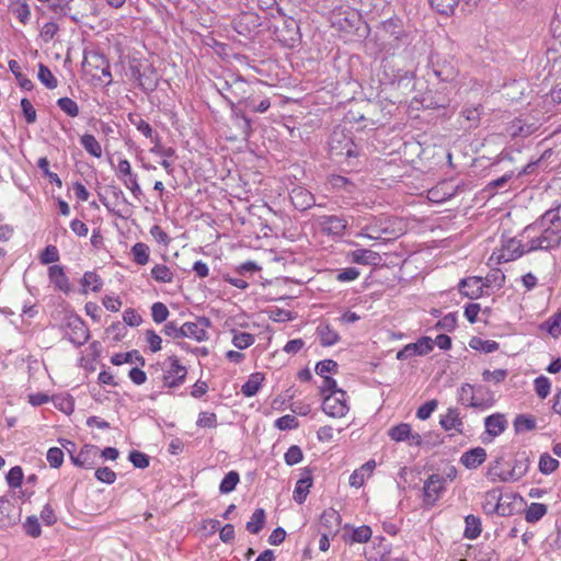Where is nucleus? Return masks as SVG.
I'll use <instances>...</instances> for the list:
<instances>
[{
  "instance_id": "1",
  "label": "nucleus",
  "mask_w": 561,
  "mask_h": 561,
  "mask_svg": "<svg viewBox=\"0 0 561 561\" xmlns=\"http://www.w3.org/2000/svg\"><path fill=\"white\" fill-rule=\"evenodd\" d=\"M377 41L381 53L394 56L399 50L412 43V35L404 28L403 22L391 18L380 24L377 31Z\"/></svg>"
},
{
  "instance_id": "2",
  "label": "nucleus",
  "mask_w": 561,
  "mask_h": 561,
  "mask_svg": "<svg viewBox=\"0 0 561 561\" xmlns=\"http://www.w3.org/2000/svg\"><path fill=\"white\" fill-rule=\"evenodd\" d=\"M503 458H497L490 466L488 476L492 481L515 482L520 480L528 471L530 459L526 451L517 453L512 460L511 469L501 468Z\"/></svg>"
},
{
  "instance_id": "3",
  "label": "nucleus",
  "mask_w": 561,
  "mask_h": 561,
  "mask_svg": "<svg viewBox=\"0 0 561 561\" xmlns=\"http://www.w3.org/2000/svg\"><path fill=\"white\" fill-rule=\"evenodd\" d=\"M403 233L402 222L398 218L389 216H373L369 225L365 226L364 238L370 240H391Z\"/></svg>"
},
{
  "instance_id": "4",
  "label": "nucleus",
  "mask_w": 561,
  "mask_h": 561,
  "mask_svg": "<svg viewBox=\"0 0 561 561\" xmlns=\"http://www.w3.org/2000/svg\"><path fill=\"white\" fill-rule=\"evenodd\" d=\"M218 91L222 98L229 103L231 108L234 107L236 102L244 103L245 106H251L250 103V84L240 76L229 75L218 87Z\"/></svg>"
},
{
  "instance_id": "5",
  "label": "nucleus",
  "mask_w": 561,
  "mask_h": 561,
  "mask_svg": "<svg viewBox=\"0 0 561 561\" xmlns=\"http://www.w3.org/2000/svg\"><path fill=\"white\" fill-rule=\"evenodd\" d=\"M527 234H533L528 241V250L530 251H549L558 248L561 243V233L547 226H537L534 232Z\"/></svg>"
},
{
  "instance_id": "6",
  "label": "nucleus",
  "mask_w": 561,
  "mask_h": 561,
  "mask_svg": "<svg viewBox=\"0 0 561 561\" xmlns=\"http://www.w3.org/2000/svg\"><path fill=\"white\" fill-rule=\"evenodd\" d=\"M528 252H531L528 250V242L523 244L520 240L510 238L502 243L497 251L492 253L490 261H495L497 264L506 263L514 261Z\"/></svg>"
},
{
  "instance_id": "7",
  "label": "nucleus",
  "mask_w": 561,
  "mask_h": 561,
  "mask_svg": "<svg viewBox=\"0 0 561 561\" xmlns=\"http://www.w3.org/2000/svg\"><path fill=\"white\" fill-rule=\"evenodd\" d=\"M330 152L335 157L356 158L358 148L351 137L343 131L334 130L329 141Z\"/></svg>"
},
{
  "instance_id": "8",
  "label": "nucleus",
  "mask_w": 561,
  "mask_h": 561,
  "mask_svg": "<svg viewBox=\"0 0 561 561\" xmlns=\"http://www.w3.org/2000/svg\"><path fill=\"white\" fill-rule=\"evenodd\" d=\"M322 410L331 417H343L348 412L346 392L344 390H336L334 393L324 396Z\"/></svg>"
},
{
  "instance_id": "9",
  "label": "nucleus",
  "mask_w": 561,
  "mask_h": 561,
  "mask_svg": "<svg viewBox=\"0 0 561 561\" xmlns=\"http://www.w3.org/2000/svg\"><path fill=\"white\" fill-rule=\"evenodd\" d=\"M168 367L163 374L164 386L169 388H176L181 386L186 378L187 369L185 366L180 364L176 356H169L167 359Z\"/></svg>"
},
{
  "instance_id": "10",
  "label": "nucleus",
  "mask_w": 561,
  "mask_h": 561,
  "mask_svg": "<svg viewBox=\"0 0 561 561\" xmlns=\"http://www.w3.org/2000/svg\"><path fill=\"white\" fill-rule=\"evenodd\" d=\"M319 230L328 236L341 237L347 228V221L335 215H324L316 219Z\"/></svg>"
},
{
  "instance_id": "11",
  "label": "nucleus",
  "mask_w": 561,
  "mask_h": 561,
  "mask_svg": "<svg viewBox=\"0 0 561 561\" xmlns=\"http://www.w3.org/2000/svg\"><path fill=\"white\" fill-rule=\"evenodd\" d=\"M446 479L439 474H432L424 482V503L433 506L445 491Z\"/></svg>"
},
{
  "instance_id": "12",
  "label": "nucleus",
  "mask_w": 561,
  "mask_h": 561,
  "mask_svg": "<svg viewBox=\"0 0 561 561\" xmlns=\"http://www.w3.org/2000/svg\"><path fill=\"white\" fill-rule=\"evenodd\" d=\"M433 350V340L428 336L419 339L415 343L405 345L397 353V359L405 360L413 356H423Z\"/></svg>"
},
{
  "instance_id": "13",
  "label": "nucleus",
  "mask_w": 561,
  "mask_h": 561,
  "mask_svg": "<svg viewBox=\"0 0 561 561\" xmlns=\"http://www.w3.org/2000/svg\"><path fill=\"white\" fill-rule=\"evenodd\" d=\"M537 226H547L561 233V206L547 210L534 224L525 228V233L534 232Z\"/></svg>"
},
{
  "instance_id": "14",
  "label": "nucleus",
  "mask_w": 561,
  "mask_h": 561,
  "mask_svg": "<svg viewBox=\"0 0 561 561\" xmlns=\"http://www.w3.org/2000/svg\"><path fill=\"white\" fill-rule=\"evenodd\" d=\"M484 426L486 437H482V442L490 443L506 430L507 421L504 414L494 413L484 419Z\"/></svg>"
},
{
  "instance_id": "15",
  "label": "nucleus",
  "mask_w": 561,
  "mask_h": 561,
  "mask_svg": "<svg viewBox=\"0 0 561 561\" xmlns=\"http://www.w3.org/2000/svg\"><path fill=\"white\" fill-rule=\"evenodd\" d=\"M210 325V321L206 318H199L195 322L183 323V337H190L197 342H202L208 339L207 328Z\"/></svg>"
},
{
  "instance_id": "16",
  "label": "nucleus",
  "mask_w": 561,
  "mask_h": 561,
  "mask_svg": "<svg viewBox=\"0 0 561 561\" xmlns=\"http://www.w3.org/2000/svg\"><path fill=\"white\" fill-rule=\"evenodd\" d=\"M433 72L443 82H453L458 76V68L453 60L438 59L433 61Z\"/></svg>"
},
{
  "instance_id": "17",
  "label": "nucleus",
  "mask_w": 561,
  "mask_h": 561,
  "mask_svg": "<svg viewBox=\"0 0 561 561\" xmlns=\"http://www.w3.org/2000/svg\"><path fill=\"white\" fill-rule=\"evenodd\" d=\"M458 286L461 295L470 299H477L482 296L485 284L481 277L473 276L461 279Z\"/></svg>"
},
{
  "instance_id": "18",
  "label": "nucleus",
  "mask_w": 561,
  "mask_h": 561,
  "mask_svg": "<svg viewBox=\"0 0 561 561\" xmlns=\"http://www.w3.org/2000/svg\"><path fill=\"white\" fill-rule=\"evenodd\" d=\"M538 129L536 123H527L522 118L510 122L505 128L506 134L512 138H525Z\"/></svg>"
},
{
  "instance_id": "19",
  "label": "nucleus",
  "mask_w": 561,
  "mask_h": 561,
  "mask_svg": "<svg viewBox=\"0 0 561 561\" xmlns=\"http://www.w3.org/2000/svg\"><path fill=\"white\" fill-rule=\"evenodd\" d=\"M68 327L72 330L69 340L75 345L81 346L89 340V330L80 318H71Z\"/></svg>"
},
{
  "instance_id": "20",
  "label": "nucleus",
  "mask_w": 561,
  "mask_h": 561,
  "mask_svg": "<svg viewBox=\"0 0 561 561\" xmlns=\"http://www.w3.org/2000/svg\"><path fill=\"white\" fill-rule=\"evenodd\" d=\"M99 453V448L94 445H84L78 455H70L73 465L83 468H92L94 458Z\"/></svg>"
},
{
  "instance_id": "21",
  "label": "nucleus",
  "mask_w": 561,
  "mask_h": 561,
  "mask_svg": "<svg viewBox=\"0 0 561 561\" xmlns=\"http://www.w3.org/2000/svg\"><path fill=\"white\" fill-rule=\"evenodd\" d=\"M501 501V492L499 490H491L485 493L482 507L486 514H499L505 516L507 514L506 508Z\"/></svg>"
},
{
  "instance_id": "22",
  "label": "nucleus",
  "mask_w": 561,
  "mask_h": 561,
  "mask_svg": "<svg viewBox=\"0 0 561 561\" xmlns=\"http://www.w3.org/2000/svg\"><path fill=\"white\" fill-rule=\"evenodd\" d=\"M293 205L299 210H306L314 205V196L302 187H296L290 192Z\"/></svg>"
},
{
  "instance_id": "23",
  "label": "nucleus",
  "mask_w": 561,
  "mask_h": 561,
  "mask_svg": "<svg viewBox=\"0 0 561 561\" xmlns=\"http://www.w3.org/2000/svg\"><path fill=\"white\" fill-rule=\"evenodd\" d=\"M341 525V515L334 508L325 510L320 517V526L324 529L323 533L335 535Z\"/></svg>"
},
{
  "instance_id": "24",
  "label": "nucleus",
  "mask_w": 561,
  "mask_h": 561,
  "mask_svg": "<svg viewBox=\"0 0 561 561\" xmlns=\"http://www.w3.org/2000/svg\"><path fill=\"white\" fill-rule=\"evenodd\" d=\"M486 459V451L482 447H476L462 454L460 461L467 469H476Z\"/></svg>"
},
{
  "instance_id": "25",
  "label": "nucleus",
  "mask_w": 561,
  "mask_h": 561,
  "mask_svg": "<svg viewBox=\"0 0 561 561\" xmlns=\"http://www.w3.org/2000/svg\"><path fill=\"white\" fill-rule=\"evenodd\" d=\"M439 423L445 431L455 430L459 434L462 433L463 422L455 408H449L446 414L442 415Z\"/></svg>"
},
{
  "instance_id": "26",
  "label": "nucleus",
  "mask_w": 561,
  "mask_h": 561,
  "mask_svg": "<svg viewBox=\"0 0 561 561\" xmlns=\"http://www.w3.org/2000/svg\"><path fill=\"white\" fill-rule=\"evenodd\" d=\"M376 468L375 460H368L359 469L355 470L350 477V484L354 488H360L365 480L369 478Z\"/></svg>"
},
{
  "instance_id": "27",
  "label": "nucleus",
  "mask_w": 561,
  "mask_h": 561,
  "mask_svg": "<svg viewBox=\"0 0 561 561\" xmlns=\"http://www.w3.org/2000/svg\"><path fill=\"white\" fill-rule=\"evenodd\" d=\"M317 334L324 347L332 346L340 341L339 333L328 323H320L317 328Z\"/></svg>"
},
{
  "instance_id": "28",
  "label": "nucleus",
  "mask_w": 561,
  "mask_h": 561,
  "mask_svg": "<svg viewBox=\"0 0 561 561\" xmlns=\"http://www.w3.org/2000/svg\"><path fill=\"white\" fill-rule=\"evenodd\" d=\"M352 262L365 265H375L380 260L377 252L368 249H358L352 252Z\"/></svg>"
},
{
  "instance_id": "29",
  "label": "nucleus",
  "mask_w": 561,
  "mask_h": 561,
  "mask_svg": "<svg viewBox=\"0 0 561 561\" xmlns=\"http://www.w3.org/2000/svg\"><path fill=\"white\" fill-rule=\"evenodd\" d=\"M48 276L51 283L55 284V286L62 290L68 291L69 290V282L68 277L66 276L64 268L59 265H53L48 268Z\"/></svg>"
},
{
  "instance_id": "30",
  "label": "nucleus",
  "mask_w": 561,
  "mask_h": 561,
  "mask_svg": "<svg viewBox=\"0 0 561 561\" xmlns=\"http://www.w3.org/2000/svg\"><path fill=\"white\" fill-rule=\"evenodd\" d=\"M311 485H312V477L310 474V471H308V474L306 477H304L297 481L295 490H294V500L298 504H302L306 501Z\"/></svg>"
},
{
  "instance_id": "31",
  "label": "nucleus",
  "mask_w": 561,
  "mask_h": 561,
  "mask_svg": "<svg viewBox=\"0 0 561 561\" xmlns=\"http://www.w3.org/2000/svg\"><path fill=\"white\" fill-rule=\"evenodd\" d=\"M264 380V375L262 373L251 374L245 381V383L241 387V393L245 397L255 396Z\"/></svg>"
},
{
  "instance_id": "32",
  "label": "nucleus",
  "mask_w": 561,
  "mask_h": 561,
  "mask_svg": "<svg viewBox=\"0 0 561 561\" xmlns=\"http://www.w3.org/2000/svg\"><path fill=\"white\" fill-rule=\"evenodd\" d=\"M494 402H495V400H494L491 391L483 390L482 388H478L476 390L474 399L470 407L476 408V409L485 410V409H490L491 407H493Z\"/></svg>"
},
{
  "instance_id": "33",
  "label": "nucleus",
  "mask_w": 561,
  "mask_h": 561,
  "mask_svg": "<svg viewBox=\"0 0 561 561\" xmlns=\"http://www.w3.org/2000/svg\"><path fill=\"white\" fill-rule=\"evenodd\" d=\"M541 329L545 330L552 337H558L561 333V308L548 318L542 324Z\"/></svg>"
},
{
  "instance_id": "34",
  "label": "nucleus",
  "mask_w": 561,
  "mask_h": 561,
  "mask_svg": "<svg viewBox=\"0 0 561 561\" xmlns=\"http://www.w3.org/2000/svg\"><path fill=\"white\" fill-rule=\"evenodd\" d=\"M466 527L463 531V536L467 539H476L480 536L482 528H481V520L479 517L474 515H468L465 518Z\"/></svg>"
},
{
  "instance_id": "35",
  "label": "nucleus",
  "mask_w": 561,
  "mask_h": 561,
  "mask_svg": "<svg viewBox=\"0 0 561 561\" xmlns=\"http://www.w3.org/2000/svg\"><path fill=\"white\" fill-rule=\"evenodd\" d=\"M134 360L140 363L142 366L145 365V358L136 350L126 353H117L111 358V363L115 366L133 363Z\"/></svg>"
},
{
  "instance_id": "36",
  "label": "nucleus",
  "mask_w": 561,
  "mask_h": 561,
  "mask_svg": "<svg viewBox=\"0 0 561 561\" xmlns=\"http://www.w3.org/2000/svg\"><path fill=\"white\" fill-rule=\"evenodd\" d=\"M133 261L138 265H146L149 262L150 250L146 243L137 242L131 247Z\"/></svg>"
},
{
  "instance_id": "37",
  "label": "nucleus",
  "mask_w": 561,
  "mask_h": 561,
  "mask_svg": "<svg viewBox=\"0 0 561 561\" xmlns=\"http://www.w3.org/2000/svg\"><path fill=\"white\" fill-rule=\"evenodd\" d=\"M80 142L82 147L91 156L100 158L102 156V147L93 135L84 134L81 136Z\"/></svg>"
},
{
  "instance_id": "38",
  "label": "nucleus",
  "mask_w": 561,
  "mask_h": 561,
  "mask_svg": "<svg viewBox=\"0 0 561 561\" xmlns=\"http://www.w3.org/2000/svg\"><path fill=\"white\" fill-rule=\"evenodd\" d=\"M265 523V512L263 508H256L250 520L247 523V530L251 534H259Z\"/></svg>"
},
{
  "instance_id": "39",
  "label": "nucleus",
  "mask_w": 561,
  "mask_h": 561,
  "mask_svg": "<svg viewBox=\"0 0 561 561\" xmlns=\"http://www.w3.org/2000/svg\"><path fill=\"white\" fill-rule=\"evenodd\" d=\"M547 514V505L543 503H531L526 512L525 519L528 523H536Z\"/></svg>"
},
{
  "instance_id": "40",
  "label": "nucleus",
  "mask_w": 561,
  "mask_h": 561,
  "mask_svg": "<svg viewBox=\"0 0 561 561\" xmlns=\"http://www.w3.org/2000/svg\"><path fill=\"white\" fill-rule=\"evenodd\" d=\"M254 335L248 332L232 330V344L239 348L244 350L254 343Z\"/></svg>"
},
{
  "instance_id": "41",
  "label": "nucleus",
  "mask_w": 561,
  "mask_h": 561,
  "mask_svg": "<svg viewBox=\"0 0 561 561\" xmlns=\"http://www.w3.org/2000/svg\"><path fill=\"white\" fill-rule=\"evenodd\" d=\"M390 438L396 442H405L410 439L411 426L408 423H400L391 427L388 432Z\"/></svg>"
},
{
  "instance_id": "42",
  "label": "nucleus",
  "mask_w": 561,
  "mask_h": 561,
  "mask_svg": "<svg viewBox=\"0 0 561 561\" xmlns=\"http://www.w3.org/2000/svg\"><path fill=\"white\" fill-rule=\"evenodd\" d=\"M460 0H430L431 7L438 13L450 15Z\"/></svg>"
},
{
  "instance_id": "43",
  "label": "nucleus",
  "mask_w": 561,
  "mask_h": 561,
  "mask_svg": "<svg viewBox=\"0 0 561 561\" xmlns=\"http://www.w3.org/2000/svg\"><path fill=\"white\" fill-rule=\"evenodd\" d=\"M38 80L48 89H55L58 85V81L44 64L38 65Z\"/></svg>"
},
{
  "instance_id": "44",
  "label": "nucleus",
  "mask_w": 561,
  "mask_h": 561,
  "mask_svg": "<svg viewBox=\"0 0 561 561\" xmlns=\"http://www.w3.org/2000/svg\"><path fill=\"white\" fill-rule=\"evenodd\" d=\"M239 480H240V477L237 471H229L220 482V485H219L220 493L227 494V493L232 492L236 489Z\"/></svg>"
},
{
  "instance_id": "45",
  "label": "nucleus",
  "mask_w": 561,
  "mask_h": 561,
  "mask_svg": "<svg viewBox=\"0 0 561 561\" xmlns=\"http://www.w3.org/2000/svg\"><path fill=\"white\" fill-rule=\"evenodd\" d=\"M13 511V504L9 500L0 497V525L7 526L14 520Z\"/></svg>"
},
{
  "instance_id": "46",
  "label": "nucleus",
  "mask_w": 561,
  "mask_h": 561,
  "mask_svg": "<svg viewBox=\"0 0 561 561\" xmlns=\"http://www.w3.org/2000/svg\"><path fill=\"white\" fill-rule=\"evenodd\" d=\"M128 119L145 137L152 138L153 130L151 126L140 115L129 114Z\"/></svg>"
},
{
  "instance_id": "47",
  "label": "nucleus",
  "mask_w": 561,
  "mask_h": 561,
  "mask_svg": "<svg viewBox=\"0 0 561 561\" xmlns=\"http://www.w3.org/2000/svg\"><path fill=\"white\" fill-rule=\"evenodd\" d=\"M151 276L160 283H171L173 279V273L167 265L157 264L151 270Z\"/></svg>"
},
{
  "instance_id": "48",
  "label": "nucleus",
  "mask_w": 561,
  "mask_h": 561,
  "mask_svg": "<svg viewBox=\"0 0 561 561\" xmlns=\"http://www.w3.org/2000/svg\"><path fill=\"white\" fill-rule=\"evenodd\" d=\"M538 467L542 474H550L558 469L559 461L546 453L540 456Z\"/></svg>"
},
{
  "instance_id": "49",
  "label": "nucleus",
  "mask_w": 561,
  "mask_h": 561,
  "mask_svg": "<svg viewBox=\"0 0 561 561\" xmlns=\"http://www.w3.org/2000/svg\"><path fill=\"white\" fill-rule=\"evenodd\" d=\"M535 392L540 399H546L551 390V382L546 376H539L534 380Z\"/></svg>"
},
{
  "instance_id": "50",
  "label": "nucleus",
  "mask_w": 561,
  "mask_h": 561,
  "mask_svg": "<svg viewBox=\"0 0 561 561\" xmlns=\"http://www.w3.org/2000/svg\"><path fill=\"white\" fill-rule=\"evenodd\" d=\"M58 106L70 117H77L79 115L78 104L70 98H60L57 101Z\"/></svg>"
},
{
  "instance_id": "51",
  "label": "nucleus",
  "mask_w": 561,
  "mask_h": 561,
  "mask_svg": "<svg viewBox=\"0 0 561 561\" xmlns=\"http://www.w3.org/2000/svg\"><path fill=\"white\" fill-rule=\"evenodd\" d=\"M514 427L517 433L531 431L536 427V421L530 416L520 414L516 416L514 421Z\"/></svg>"
},
{
  "instance_id": "52",
  "label": "nucleus",
  "mask_w": 561,
  "mask_h": 561,
  "mask_svg": "<svg viewBox=\"0 0 561 561\" xmlns=\"http://www.w3.org/2000/svg\"><path fill=\"white\" fill-rule=\"evenodd\" d=\"M373 531L369 526H359L353 529L351 541L364 543L370 540Z\"/></svg>"
},
{
  "instance_id": "53",
  "label": "nucleus",
  "mask_w": 561,
  "mask_h": 561,
  "mask_svg": "<svg viewBox=\"0 0 561 561\" xmlns=\"http://www.w3.org/2000/svg\"><path fill=\"white\" fill-rule=\"evenodd\" d=\"M102 279L94 272H85L82 278V286L90 287L93 291H99L102 288Z\"/></svg>"
},
{
  "instance_id": "54",
  "label": "nucleus",
  "mask_w": 561,
  "mask_h": 561,
  "mask_svg": "<svg viewBox=\"0 0 561 561\" xmlns=\"http://www.w3.org/2000/svg\"><path fill=\"white\" fill-rule=\"evenodd\" d=\"M302 450L299 446H290L284 455L285 462L288 466H294L302 460Z\"/></svg>"
},
{
  "instance_id": "55",
  "label": "nucleus",
  "mask_w": 561,
  "mask_h": 561,
  "mask_svg": "<svg viewBox=\"0 0 561 561\" xmlns=\"http://www.w3.org/2000/svg\"><path fill=\"white\" fill-rule=\"evenodd\" d=\"M458 393H459V401L461 402V404H463L466 407H470L474 399V394H476V391H473V387L470 383H463L459 388Z\"/></svg>"
},
{
  "instance_id": "56",
  "label": "nucleus",
  "mask_w": 561,
  "mask_h": 561,
  "mask_svg": "<svg viewBox=\"0 0 561 561\" xmlns=\"http://www.w3.org/2000/svg\"><path fill=\"white\" fill-rule=\"evenodd\" d=\"M275 426L280 431H286L297 428L299 423L294 415L286 414L275 421Z\"/></svg>"
},
{
  "instance_id": "57",
  "label": "nucleus",
  "mask_w": 561,
  "mask_h": 561,
  "mask_svg": "<svg viewBox=\"0 0 561 561\" xmlns=\"http://www.w3.org/2000/svg\"><path fill=\"white\" fill-rule=\"evenodd\" d=\"M23 481V470L21 467L15 466L11 468L7 474V482L11 488L21 486Z\"/></svg>"
},
{
  "instance_id": "58",
  "label": "nucleus",
  "mask_w": 561,
  "mask_h": 561,
  "mask_svg": "<svg viewBox=\"0 0 561 561\" xmlns=\"http://www.w3.org/2000/svg\"><path fill=\"white\" fill-rule=\"evenodd\" d=\"M151 316L154 322L161 323L167 320L169 310L162 302H154L151 307Z\"/></svg>"
},
{
  "instance_id": "59",
  "label": "nucleus",
  "mask_w": 561,
  "mask_h": 561,
  "mask_svg": "<svg viewBox=\"0 0 561 561\" xmlns=\"http://www.w3.org/2000/svg\"><path fill=\"white\" fill-rule=\"evenodd\" d=\"M47 461L51 468H59L64 461V451L58 447H51L47 451Z\"/></svg>"
},
{
  "instance_id": "60",
  "label": "nucleus",
  "mask_w": 561,
  "mask_h": 561,
  "mask_svg": "<svg viewBox=\"0 0 561 561\" xmlns=\"http://www.w3.org/2000/svg\"><path fill=\"white\" fill-rule=\"evenodd\" d=\"M481 105L466 107L462 111V116L470 122V126H478L481 116Z\"/></svg>"
},
{
  "instance_id": "61",
  "label": "nucleus",
  "mask_w": 561,
  "mask_h": 561,
  "mask_svg": "<svg viewBox=\"0 0 561 561\" xmlns=\"http://www.w3.org/2000/svg\"><path fill=\"white\" fill-rule=\"evenodd\" d=\"M23 527L25 533L33 538L41 535L42 529L36 516H28Z\"/></svg>"
},
{
  "instance_id": "62",
  "label": "nucleus",
  "mask_w": 561,
  "mask_h": 561,
  "mask_svg": "<svg viewBox=\"0 0 561 561\" xmlns=\"http://www.w3.org/2000/svg\"><path fill=\"white\" fill-rule=\"evenodd\" d=\"M196 424L204 428H214L217 426V416L215 413L201 412Z\"/></svg>"
},
{
  "instance_id": "63",
  "label": "nucleus",
  "mask_w": 561,
  "mask_h": 561,
  "mask_svg": "<svg viewBox=\"0 0 561 561\" xmlns=\"http://www.w3.org/2000/svg\"><path fill=\"white\" fill-rule=\"evenodd\" d=\"M337 370V363L333 359H324L316 365V373L321 377H327V373H335Z\"/></svg>"
},
{
  "instance_id": "64",
  "label": "nucleus",
  "mask_w": 561,
  "mask_h": 561,
  "mask_svg": "<svg viewBox=\"0 0 561 561\" xmlns=\"http://www.w3.org/2000/svg\"><path fill=\"white\" fill-rule=\"evenodd\" d=\"M42 264H50L59 261V252L55 245H47L39 257Z\"/></svg>"
}]
</instances>
